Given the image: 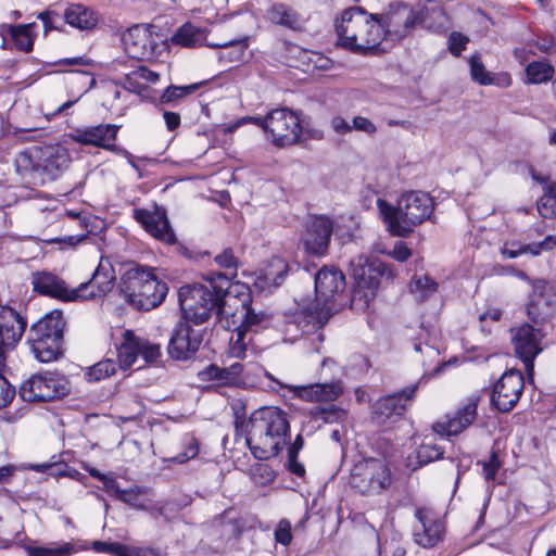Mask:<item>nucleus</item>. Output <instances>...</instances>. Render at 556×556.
<instances>
[{"mask_svg":"<svg viewBox=\"0 0 556 556\" xmlns=\"http://www.w3.org/2000/svg\"><path fill=\"white\" fill-rule=\"evenodd\" d=\"M235 424L237 429L243 428L247 444L257 459L277 456L290 431L287 413L274 406L254 410L247 422L237 415Z\"/></svg>","mask_w":556,"mask_h":556,"instance_id":"1","label":"nucleus"},{"mask_svg":"<svg viewBox=\"0 0 556 556\" xmlns=\"http://www.w3.org/2000/svg\"><path fill=\"white\" fill-rule=\"evenodd\" d=\"M343 273L325 266L315 275V303L302 307L293 316V323L302 333H312L324 327L334 311V303L345 290Z\"/></svg>","mask_w":556,"mask_h":556,"instance_id":"2","label":"nucleus"},{"mask_svg":"<svg viewBox=\"0 0 556 556\" xmlns=\"http://www.w3.org/2000/svg\"><path fill=\"white\" fill-rule=\"evenodd\" d=\"M336 33L339 46L362 54L376 50L386 38L379 14L369 13L362 7L345 9L336 22Z\"/></svg>","mask_w":556,"mask_h":556,"instance_id":"3","label":"nucleus"},{"mask_svg":"<svg viewBox=\"0 0 556 556\" xmlns=\"http://www.w3.org/2000/svg\"><path fill=\"white\" fill-rule=\"evenodd\" d=\"M71 155L60 144L35 146L21 151L15 157V168L22 179L43 186L59 178L71 164Z\"/></svg>","mask_w":556,"mask_h":556,"instance_id":"4","label":"nucleus"},{"mask_svg":"<svg viewBox=\"0 0 556 556\" xmlns=\"http://www.w3.org/2000/svg\"><path fill=\"white\" fill-rule=\"evenodd\" d=\"M377 206L387 230L392 236L402 238L408 237L416 226L430 219L434 211L432 198L424 191L403 193L396 205L378 199Z\"/></svg>","mask_w":556,"mask_h":556,"instance_id":"5","label":"nucleus"},{"mask_svg":"<svg viewBox=\"0 0 556 556\" xmlns=\"http://www.w3.org/2000/svg\"><path fill=\"white\" fill-rule=\"evenodd\" d=\"M178 296L185 319L192 321L197 326L205 323L213 314L218 319L222 316L235 314L223 306L213 276L204 285L182 286L179 289Z\"/></svg>","mask_w":556,"mask_h":556,"instance_id":"6","label":"nucleus"},{"mask_svg":"<svg viewBox=\"0 0 556 556\" xmlns=\"http://www.w3.org/2000/svg\"><path fill=\"white\" fill-rule=\"evenodd\" d=\"M119 291L136 309L150 311L164 301L168 287L150 270L134 267L122 276Z\"/></svg>","mask_w":556,"mask_h":556,"instance_id":"7","label":"nucleus"},{"mask_svg":"<svg viewBox=\"0 0 556 556\" xmlns=\"http://www.w3.org/2000/svg\"><path fill=\"white\" fill-rule=\"evenodd\" d=\"M65 324L62 312L53 311L31 325L27 342L38 361L49 363L62 355Z\"/></svg>","mask_w":556,"mask_h":556,"instance_id":"8","label":"nucleus"},{"mask_svg":"<svg viewBox=\"0 0 556 556\" xmlns=\"http://www.w3.org/2000/svg\"><path fill=\"white\" fill-rule=\"evenodd\" d=\"M350 269L355 280V287L351 296V307L365 309L376 298L386 266L379 261L369 262L367 258L358 256L350 262Z\"/></svg>","mask_w":556,"mask_h":556,"instance_id":"9","label":"nucleus"},{"mask_svg":"<svg viewBox=\"0 0 556 556\" xmlns=\"http://www.w3.org/2000/svg\"><path fill=\"white\" fill-rule=\"evenodd\" d=\"M428 15L427 7L415 10L407 4L397 2L390 4L387 11L379 14V20L386 30V37L401 40L424 23Z\"/></svg>","mask_w":556,"mask_h":556,"instance_id":"10","label":"nucleus"},{"mask_svg":"<svg viewBox=\"0 0 556 556\" xmlns=\"http://www.w3.org/2000/svg\"><path fill=\"white\" fill-rule=\"evenodd\" d=\"M391 471L377 458L357 462L350 475V485L362 494H378L391 484Z\"/></svg>","mask_w":556,"mask_h":556,"instance_id":"11","label":"nucleus"},{"mask_svg":"<svg viewBox=\"0 0 556 556\" xmlns=\"http://www.w3.org/2000/svg\"><path fill=\"white\" fill-rule=\"evenodd\" d=\"M303 128L299 115L288 109L279 108L267 113V139L276 147L296 144L302 139Z\"/></svg>","mask_w":556,"mask_h":556,"instance_id":"12","label":"nucleus"},{"mask_svg":"<svg viewBox=\"0 0 556 556\" xmlns=\"http://www.w3.org/2000/svg\"><path fill=\"white\" fill-rule=\"evenodd\" d=\"M510 332L515 355L523 363L527 374L532 376L534 359L543 351V333L541 329L527 323L511 328Z\"/></svg>","mask_w":556,"mask_h":556,"instance_id":"13","label":"nucleus"},{"mask_svg":"<svg viewBox=\"0 0 556 556\" xmlns=\"http://www.w3.org/2000/svg\"><path fill=\"white\" fill-rule=\"evenodd\" d=\"M190 320L179 321L174 327L167 351L173 359L186 361L193 356L203 343L204 329L194 328Z\"/></svg>","mask_w":556,"mask_h":556,"instance_id":"14","label":"nucleus"},{"mask_svg":"<svg viewBox=\"0 0 556 556\" xmlns=\"http://www.w3.org/2000/svg\"><path fill=\"white\" fill-rule=\"evenodd\" d=\"M68 392L66 382L48 375H33L20 387V396L25 402H48Z\"/></svg>","mask_w":556,"mask_h":556,"instance_id":"15","label":"nucleus"},{"mask_svg":"<svg viewBox=\"0 0 556 556\" xmlns=\"http://www.w3.org/2000/svg\"><path fill=\"white\" fill-rule=\"evenodd\" d=\"M119 367L124 370L136 364L141 356L144 364L153 363L161 356L160 344L152 343L144 338L135 336L127 330L124 333V341L117 352Z\"/></svg>","mask_w":556,"mask_h":556,"instance_id":"16","label":"nucleus"},{"mask_svg":"<svg viewBox=\"0 0 556 556\" xmlns=\"http://www.w3.org/2000/svg\"><path fill=\"white\" fill-rule=\"evenodd\" d=\"M523 376L520 370L505 371L494 384L491 402L500 412L508 413L518 403L523 391Z\"/></svg>","mask_w":556,"mask_h":556,"instance_id":"17","label":"nucleus"},{"mask_svg":"<svg viewBox=\"0 0 556 556\" xmlns=\"http://www.w3.org/2000/svg\"><path fill=\"white\" fill-rule=\"evenodd\" d=\"M417 389L418 383L412 384L400 392L377 400L372 405V419L378 425L396 421L405 413L407 402L415 396Z\"/></svg>","mask_w":556,"mask_h":556,"instance_id":"18","label":"nucleus"},{"mask_svg":"<svg viewBox=\"0 0 556 556\" xmlns=\"http://www.w3.org/2000/svg\"><path fill=\"white\" fill-rule=\"evenodd\" d=\"M333 231V222L324 215L313 216L307 220L302 235V243L306 253L314 256H324L330 243Z\"/></svg>","mask_w":556,"mask_h":556,"instance_id":"19","label":"nucleus"},{"mask_svg":"<svg viewBox=\"0 0 556 556\" xmlns=\"http://www.w3.org/2000/svg\"><path fill=\"white\" fill-rule=\"evenodd\" d=\"M152 28L153 26L134 25L123 34L122 41L130 58L146 60L155 55L157 41Z\"/></svg>","mask_w":556,"mask_h":556,"instance_id":"20","label":"nucleus"},{"mask_svg":"<svg viewBox=\"0 0 556 556\" xmlns=\"http://www.w3.org/2000/svg\"><path fill=\"white\" fill-rule=\"evenodd\" d=\"M119 126L115 124H99L96 126H85L75 129L71 134L73 141L83 146H92L112 152H119L115 144Z\"/></svg>","mask_w":556,"mask_h":556,"instance_id":"21","label":"nucleus"},{"mask_svg":"<svg viewBox=\"0 0 556 556\" xmlns=\"http://www.w3.org/2000/svg\"><path fill=\"white\" fill-rule=\"evenodd\" d=\"M269 378L277 382L280 388L289 390L294 397L305 402H333L343 393V387L340 380L326 383L293 386L281 383L271 376H269Z\"/></svg>","mask_w":556,"mask_h":556,"instance_id":"22","label":"nucleus"},{"mask_svg":"<svg viewBox=\"0 0 556 556\" xmlns=\"http://www.w3.org/2000/svg\"><path fill=\"white\" fill-rule=\"evenodd\" d=\"M132 216L155 239L169 244L176 242V236L163 207L154 205L152 212L144 208H135Z\"/></svg>","mask_w":556,"mask_h":556,"instance_id":"23","label":"nucleus"},{"mask_svg":"<svg viewBox=\"0 0 556 556\" xmlns=\"http://www.w3.org/2000/svg\"><path fill=\"white\" fill-rule=\"evenodd\" d=\"M115 282V271L109 262L101 261L89 281L83 282L76 288L77 299L90 300L104 296Z\"/></svg>","mask_w":556,"mask_h":556,"instance_id":"24","label":"nucleus"},{"mask_svg":"<svg viewBox=\"0 0 556 556\" xmlns=\"http://www.w3.org/2000/svg\"><path fill=\"white\" fill-rule=\"evenodd\" d=\"M419 526L415 527V542L422 547H433L443 539L444 525L432 510L418 508L415 513Z\"/></svg>","mask_w":556,"mask_h":556,"instance_id":"25","label":"nucleus"},{"mask_svg":"<svg viewBox=\"0 0 556 556\" xmlns=\"http://www.w3.org/2000/svg\"><path fill=\"white\" fill-rule=\"evenodd\" d=\"M477 409L478 400L469 399L453 416H446L445 420L437 421L433 430L439 434L457 435L473 424L478 415Z\"/></svg>","mask_w":556,"mask_h":556,"instance_id":"26","label":"nucleus"},{"mask_svg":"<svg viewBox=\"0 0 556 556\" xmlns=\"http://www.w3.org/2000/svg\"><path fill=\"white\" fill-rule=\"evenodd\" d=\"M31 285L35 292L63 301L77 300L76 289H68L65 281L48 271H36L31 275Z\"/></svg>","mask_w":556,"mask_h":556,"instance_id":"27","label":"nucleus"},{"mask_svg":"<svg viewBox=\"0 0 556 556\" xmlns=\"http://www.w3.org/2000/svg\"><path fill=\"white\" fill-rule=\"evenodd\" d=\"M213 277L217 293L219 292L225 309L231 306V301H239L241 307H245L251 303V292L247 283L239 281L233 282L222 273H217L213 275Z\"/></svg>","mask_w":556,"mask_h":556,"instance_id":"28","label":"nucleus"},{"mask_svg":"<svg viewBox=\"0 0 556 556\" xmlns=\"http://www.w3.org/2000/svg\"><path fill=\"white\" fill-rule=\"evenodd\" d=\"M266 20L271 24L291 30L303 29V18L292 7L286 3H274L266 11Z\"/></svg>","mask_w":556,"mask_h":556,"instance_id":"29","label":"nucleus"},{"mask_svg":"<svg viewBox=\"0 0 556 556\" xmlns=\"http://www.w3.org/2000/svg\"><path fill=\"white\" fill-rule=\"evenodd\" d=\"M65 22L80 30H89L97 26L99 14L91 8L80 3L70 4L64 12Z\"/></svg>","mask_w":556,"mask_h":556,"instance_id":"30","label":"nucleus"},{"mask_svg":"<svg viewBox=\"0 0 556 556\" xmlns=\"http://www.w3.org/2000/svg\"><path fill=\"white\" fill-rule=\"evenodd\" d=\"M173 42L182 47H195L202 43L206 46L208 41L206 40L205 29L186 23L173 36Z\"/></svg>","mask_w":556,"mask_h":556,"instance_id":"31","label":"nucleus"},{"mask_svg":"<svg viewBox=\"0 0 556 556\" xmlns=\"http://www.w3.org/2000/svg\"><path fill=\"white\" fill-rule=\"evenodd\" d=\"M252 341L250 331L245 330L244 327H238L235 333L231 334L229 340V354L236 358L245 357L248 345Z\"/></svg>","mask_w":556,"mask_h":556,"instance_id":"32","label":"nucleus"},{"mask_svg":"<svg viewBox=\"0 0 556 556\" xmlns=\"http://www.w3.org/2000/svg\"><path fill=\"white\" fill-rule=\"evenodd\" d=\"M117 370V364L113 359H103L87 368L85 377L89 382H98L113 376Z\"/></svg>","mask_w":556,"mask_h":556,"instance_id":"33","label":"nucleus"},{"mask_svg":"<svg viewBox=\"0 0 556 556\" xmlns=\"http://www.w3.org/2000/svg\"><path fill=\"white\" fill-rule=\"evenodd\" d=\"M528 80L531 84L546 83L553 78L554 67L542 61H534L528 64L526 68Z\"/></svg>","mask_w":556,"mask_h":556,"instance_id":"34","label":"nucleus"},{"mask_svg":"<svg viewBox=\"0 0 556 556\" xmlns=\"http://www.w3.org/2000/svg\"><path fill=\"white\" fill-rule=\"evenodd\" d=\"M206 46L210 48H229L233 47L235 51L230 52L228 55H220L219 59L226 58L230 62L240 61L242 55L244 54L245 49L249 46L248 37H242L239 39H230L223 42H206Z\"/></svg>","mask_w":556,"mask_h":556,"instance_id":"35","label":"nucleus"},{"mask_svg":"<svg viewBox=\"0 0 556 556\" xmlns=\"http://www.w3.org/2000/svg\"><path fill=\"white\" fill-rule=\"evenodd\" d=\"M201 84H192L189 86H169L161 96L162 104H175L178 100L195 92Z\"/></svg>","mask_w":556,"mask_h":556,"instance_id":"36","label":"nucleus"},{"mask_svg":"<svg viewBox=\"0 0 556 556\" xmlns=\"http://www.w3.org/2000/svg\"><path fill=\"white\" fill-rule=\"evenodd\" d=\"M443 448L432 442H422L416 450V459L418 466L427 465L433 460L443 457Z\"/></svg>","mask_w":556,"mask_h":556,"instance_id":"37","label":"nucleus"},{"mask_svg":"<svg viewBox=\"0 0 556 556\" xmlns=\"http://www.w3.org/2000/svg\"><path fill=\"white\" fill-rule=\"evenodd\" d=\"M551 315V306L543 296L532 300L528 305V316L534 325L543 324Z\"/></svg>","mask_w":556,"mask_h":556,"instance_id":"38","label":"nucleus"},{"mask_svg":"<svg viewBox=\"0 0 556 556\" xmlns=\"http://www.w3.org/2000/svg\"><path fill=\"white\" fill-rule=\"evenodd\" d=\"M10 35L18 50L23 52L33 50L34 40L29 34L28 25L11 26Z\"/></svg>","mask_w":556,"mask_h":556,"instance_id":"39","label":"nucleus"},{"mask_svg":"<svg viewBox=\"0 0 556 556\" xmlns=\"http://www.w3.org/2000/svg\"><path fill=\"white\" fill-rule=\"evenodd\" d=\"M74 551V545L68 542L58 547L26 546L28 556H70Z\"/></svg>","mask_w":556,"mask_h":556,"instance_id":"40","label":"nucleus"},{"mask_svg":"<svg viewBox=\"0 0 556 556\" xmlns=\"http://www.w3.org/2000/svg\"><path fill=\"white\" fill-rule=\"evenodd\" d=\"M412 288L413 292L419 293L418 300L425 301L437 292L438 283L429 276L424 275L413 280Z\"/></svg>","mask_w":556,"mask_h":556,"instance_id":"41","label":"nucleus"},{"mask_svg":"<svg viewBox=\"0 0 556 556\" xmlns=\"http://www.w3.org/2000/svg\"><path fill=\"white\" fill-rule=\"evenodd\" d=\"M470 74L475 81L480 85H490L493 83L491 74L485 71L483 63L479 55H472L470 59Z\"/></svg>","mask_w":556,"mask_h":556,"instance_id":"42","label":"nucleus"},{"mask_svg":"<svg viewBox=\"0 0 556 556\" xmlns=\"http://www.w3.org/2000/svg\"><path fill=\"white\" fill-rule=\"evenodd\" d=\"M243 320L240 327H244L245 330L252 332L254 331V327H260L266 319L267 316L263 312H255L253 307L248 304L245 307H242Z\"/></svg>","mask_w":556,"mask_h":556,"instance_id":"43","label":"nucleus"},{"mask_svg":"<svg viewBox=\"0 0 556 556\" xmlns=\"http://www.w3.org/2000/svg\"><path fill=\"white\" fill-rule=\"evenodd\" d=\"M288 264L285 261L277 258L270 264V268L265 273L264 278L267 281H271L275 287L281 285L287 274Z\"/></svg>","mask_w":556,"mask_h":556,"instance_id":"44","label":"nucleus"},{"mask_svg":"<svg viewBox=\"0 0 556 556\" xmlns=\"http://www.w3.org/2000/svg\"><path fill=\"white\" fill-rule=\"evenodd\" d=\"M214 261L219 267L231 270L233 277L237 276V269L240 265V262L231 248L224 249L219 254L215 256Z\"/></svg>","mask_w":556,"mask_h":556,"instance_id":"45","label":"nucleus"},{"mask_svg":"<svg viewBox=\"0 0 556 556\" xmlns=\"http://www.w3.org/2000/svg\"><path fill=\"white\" fill-rule=\"evenodd\" d=\"M93 549L99 553H108L114 556H132L130 547L118 542L106 543L102 541H94Z\"/></svg>","mask_w":556,"mask_h":556,"instance_id":"46","label":"nucleus"},{"mask_svg":"<svg viewBox=\"0 0 556 556\" xmlns=\"http://www.w3.org/2000/svg\"><path fill=\"white\" fill-rule=\"evenodd\" d=\"M311 416L315 419H321L325 422H333L340 419L344 412L339 407L331 405L330 407H314L309 412Z\"/></svg>","mask_w":556,"mask_h":556,"instance_id":"47","label":"nucleus"},{"mask_svg":"<svg viewBox=\"0 0 556 556\" xmlns=\"http://www.w3.org/2000/svg\"><path fill=\"white\" fill-rule=\"evenodd\" d=\"M142 489L135 486L128 490H123L117 500L128 504L136 509H144V503L141 500Z\"/></svg>","mask_w":556,"mask_h":556,"instance_id":"48","label":"nucleus"},{"mask_svg":"<svg viewBox=\"0 0 556 556\" xmlns=\"http://www.w3.org/2000/svg\"><path fill=\"white\" fill-rule=\"evenodd\" d=\"M539 214L544 218L556 217V198L543 194L536 203Z\"/></svg>","mask_w":556,"mask_h":556,"instance_id":"49","label":"nucleus"},{"mask_svg":"<svg viewBox=\"0 0 556 556\" xmlns=\"http://www.w3.org/2000/svg\"><path fill=\"white\" fill-rule=\"evenodd\" d=\"M275 540L283 546H288L292 541L291 523L282 519L275 530Z\"/></svg>","mask_w":556,"mask_h":556,"instance_id":"50","label":"nucleus"},{"mask_svg":"<svg viewBox=\"0 0 556 556\" xmlns=\"http://www.w3.org/2000/svg\"><path fill=\"white\" fill-rule=\"evenodd\" d=\"M468 38L459 33H452L448 37V50L455 55L459 56L462 51L465 50Z\"/></svg>","mask_w":556,"mask_h":556,"instance_id":"51","label":"nucleus"},{"mask_svg":"<svg viewBox=\"0 0 556 556\" xmlns=\"http://www.w3.org/2000/svg\"><path fill=\"white\" fill-rule=\"evenodd\" d=\"M14 395V388L11 387V384L2 375H0V408H3L10 404Z\"/></svg>","mask_w":556,"mask_h":556,"instance_id":"52","label":"nucleus"},{"mask_svg":"<svg viewBox=\"0 0 556 556\" xmlns=\"http://www.w3.org/2000/svg\"><path fill=\"white\" fill-rule=\"evenodd\" d=\"M556 248V236H547L543 241L529 244L530 254L538 256L543 251H551Z\"/></svg>","mask_w":556,"mask_h":556,"instance_id":"53","label":"nucleus"},{"mask_svg":"<svg viewBox=\"0 0 556 556\" xmlns=\"http://www.w3.org/2000/svg\"><path fill=\"white\" fill-rule=\"evenodd\" d=\"M199 453V442L194 438H190L187 443V448L184 453H180L174 457L176 463L182 464L189 459L194 458Z\"/></svg>","mask_w":556,"mask_h":556,"instance_id":"54","label":"nucleus"},{"mask_svg":"<svg viewBox=\"0 0 556 556\" xmlns=\"http://www.w3.org/2000/svg\"><path fill=\"white\" fill-rule=\"evenodd\" d=\"M528 247L529 244H518L516 242H511L510 244H505L501 252L508 258H516L521 254L530 253V249H528Z\"/></svg>","mask_w":556,"mask_h":556,"instance_id":"55","label":"nucleus"},{"mask_svg":"<svg viewBox=\"0 0 556 556\" xmlns=\"http://www.w3.org/2000/svg\"><path fill=\"white\" fill-rule=\"evenodd\" d=\"M501 466L497 454L492 453L490 459L483 464V475L486 480L495 479L496 472Z\"/></svg>","mask_w":556,"mask_h":556,"instance_id":"56","label":"nucleus"},{"mask_svg":"<svg viewBox=\"0 0 556 556\" xmlns=\"http://www.w3.org/2000/svg\"><path fill=\"white\" fill-rule=\"evenodd\" d=\"M535 46L544 53H556V36L540 37Z\"/></svg>","mask_w":556,"mask_h":556,"instance_id":"57","label":"nucleus"},{"mask_svg":"<svg viewBox=\"0 0 556 556\" xmlns=\"http://www.w3.org/2000/svg\"><path fill=\"white\" fill-rule=\"evenodd\" d=\"M391 255L399 262H405L410 257L412 251L408 249L405 242L399 241L394 244Z\"/></svg>","mask_w":556,"mask_h":556,"instance_id":"58","label":"nucleus"},{"mask_svg":"<svg viewBox=\"0 0 556 556\" xmlns=\"http://www.w3.org/2000/svg\"><path fill=\"white\" fill-rule=\"evenodd\" d=\"M353 127L366 134H375L377 131L375 124L370 119L363 116H356L353 118Z\"/></svg>","mask_w":556,"mask_h":556,"instance_id":"59","label":"nucleus"},{"mask_svg":"<svg viewBox=\"0 0 556 556\" xmlns=\"http://www.w3.org/2000/svg\"><path fill=\"white\" fill-rule=\"evenodd\" d=\"M134 75L149 83H155L156 80H159L160 77V75L156 72H153L143 66H140L137 71H135Z\"/></svg>","mask_w":556,"mask_h":556,"instance_id":"60","label":"nucleus"},{"mask_svg":"<svg viewBox=\"0 0 556 556\" xmlns=\"http://www.w3.org/2000/svg\"><path fill=\"white\" fill-rule=\"evenodd\" d=\"M331 126L333 130L338 134H346L351 131L352 126L341 116H336L331 121Z\"/></svg>","mask_w":556,"mask_h":556,"instance_id":"61","label":"nucleus"},{"mask_svg":"<svg viewBox=\"0 0 556 556\" xmlns=\"http://www.w3.org/2000/svg\"><path fill=\"white\" fill-rule=\"evenodd\" d=\"M201 376L203 380H215L219 382L220 367L211 364L201 372Z\"/></svg>","mask_w":556,"mask_h":556,"instance_id":"62","label":"nucleus"},{"mask_svg":"<svg viewBox=\"0 0 556 556\" xmlns=\"http://www.w3.org/2000/svg\"><path fill=\"white\" fill-rule=\"evenodd\" d=\"M164 119L168 130L173 131L180 125V116L175 112L165 111Z\"/></svg>","mask_w":556,"mask_h":556,"instance_id":"63","label":"nucleus"},{"mask_svg":"<svg viewBox=\"0 0 556 556\" xmlns=\"http://www.w3.org/2000/svg\"><path fill=\"white\" fill-rule=\"evenodd\" d=\"M132 556H161L159 549L153 547H130Z\"/></svg>","mask_w":556,"mask_h":556,"instance_id":"64","label":"nucleus"}]
</instances>
